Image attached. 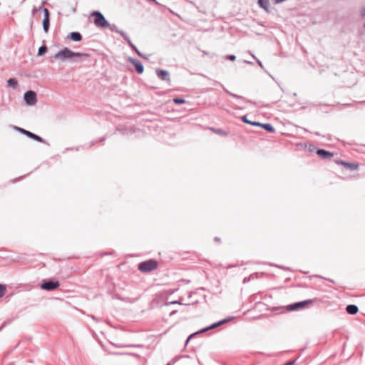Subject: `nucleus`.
Returning <instances> with one entry per match:
<instances>
[{"label": "nucleus", "mask_w": 365, "mask_h": 365, "mask_svg": "<svg viewBox=\"0 0 365 365\" xmlns=\"http://www.w3.org/2000/svg\"><path fill=\"white\" fill-rule=\"evenodd\" d=\"M89 56L87 53L74 52L68 48H63L62 50L57 52L53 58L56 60H61V61H66L71 60L72 62L81 61L83 58H87Z\"/></svg>", "instance_id": "nucleus-1"}, {"label": "nucleus", "mask_w": 365, "mask_h": 365, "mask_svg": "<svg viewBox=\"0 0 365 365\" xmlns=\"http://www.w3.org/2000/svg\"><path fill=\"white\" fill-rule=\"evenodd\" d=\"M91 16L93 17V24L96 27L106 29L109 26V22L101 11H93L91 13Z\"/></svg>", "instance_id": "nucleus-2"}, {"label": "nucleus", "mask_w": 365, "mask_h": 365, "mask_svg": "<svg viewBox=\"0 0 365 365\" xmlns=\"http://www.w3.org/2000/svg\"><path fill=\"white\" fill-rule=\"evenodd\" d=\"M230 321V319H222V320H220L217 322H215V323H213L212 324H211L210 326H208L207 327H205L197 331H195L192 334H191L187 339V340L185 341V343L184 344V348L188 344V343L190 342V341L193 339L195 336H196L197 335L200 334H202V333H204L207 331H209L210 329H212L214 328H216L218 326L220 325H222L223 324H225V322H227Z\"/></svg>", "instance_id": "nucleus-3"}, {"label": "nucleus", "mask_w": 365, "mask_h": 365, "mask_svg": "<svg viewBox=\"0 0 365 365\" xmlns=\"http://www.w3.org/2000/svg\"><path fill=\"white\" fill-rule=\"evenodd\" d=\"M158 262L155 259L143 261L138 264V269L144 273L153 271L158 267Z\"/></svg>", "instance_id": "nucleus-4"}, {"label": "nucleus", "mask_w": 365, "mask_h": 365, "mask_svg": "<svg viewBox=\"0 0 365 365\" xmlns=\"http://www.w3.org/2000/svg\"><path fill=\"white\" fill-rule=\"evenodd\" d=\"M313 299H307L298 302H295L291 304H289L287 307V310L289 312H293L298 310L299 309L304 308L306 305L312 304L313 302Z\"/></svg>", "instance_id": "nucleus-5"}, {"label": "nucleus", "mask_w": 365, "mask_h": 365, "mask_svg": "<svg viewBox=\"0 0 365 365\" xmlns=\"http://www.w3.org/2000/svg\"><path fill=\"white\" fill-rule=\"evenodd\" d=\"M24 99L28 106H34L36 102V93L34 91H28L24 95Z\"/></svg>", "instance_id": "nucleus-6"}, {"label": "nucleus", "mask_w": 365, "mask_h": 365, "mask_svg": "<svg viewBox=\"0 0 365 365\" xmlns=\"http://www.w3.org/2000/svg\"><path fill=\"white\" fill-rule=\"evenodd\" d=\"M60 286L58 281L44 280L41 284V288L46 291H53Z\"/></svg>", "instance_id": "nucleus-7"}, {"label": "nucleus", "mask_w": 365, "mask_h": 365, "mask_svg": "<svg viewBox=\"0 0 365 365\" xmlns=\"http://www.w3.org/2000/svg\"><path fill=\"white\" fill-rule=\"evenodd\" d=\"M128 61L130 62L135 66V71L138 74H141L143 73L144 66L140 61L132 57H130L128 58Z\"/></svg>", "instance_id": "nucleus-8"}, {"label": "nucleus", "mask_w": 365, "mask_h": 365, "mask_svg": "<svg viewBox=\"0 0 365 365\" xmlns=\"http://www.w3.org/2000/svg\"><path fill=\"white\" fill-rule=\"evenodd\" d=\"M316 153L322 159H330L334 156L333 153H331L324 149H317Z\"/></svg>", "instance_id": "nucleus-9"}, {"label": "nucleus", "mask_w": 365, "mask_h": 365, "mask_svg": "<svg viewBox=\"0 0 365 365\" xmlns=\"http://www.w3.org/2000/svg\"><path fill=\"white\" fill-rule=\"evenodd\" d=\"M336 163L344 165L345 168H346L347 169H349L350 170H355L359 167V165L357 163H349V162H345L343 160L337 161Z\"/></svg>", "instance_id": "nucleus-10"}, {"label": "nucleus", "mask_w": 365, "mask_h": 365, "mask_svg": "<svg viewBox=\"0 0 365 365\" xmlns=\"http://www.w3.org/2000/svg\"><path fill=\"white\" fill-rule=\"evenodd\" d=\"M156 74L158 77L163 81H169V73L166 70L156 69Z\"/></svg>", "instance_id": "nucleus-11"}, {"label": "nucleus", "mask_w": 365, "mask_h": 365, "mask_svg": "<svg viewBox=\"0 0 365 365\" xmlns=\"http://www.w3.org/2000/svg\"><path fill=\"white\" fill-rule=\"evenodd\" d=\"M68 38L73 41H80L82 40V35L78 31H73L69 34Z\"/></svg>", "instance_id": "nucleus-12"}, {"label": "nucleus", "mask_w": 365, "mask_h": 365, "mask_svg": "<svg viewBox=\"0 0 365 365\" xmlns=\"http://www.w3.org/2000/svg\"><path fill=\"white\" fill-rule=\"evenodd\" d=\"M257 4L259 7L262 8L267 13H269L270 4L268 0H258Z\"/></svg>", "instance_id": "nucleus-13"}, {"label": "nucleus", "mask_w": 365, "mask_h": 365, "mask_svg": "<svg viewBox=\"0 0 365 365\" xmlns=\"http://www.w3.org/2000/svg\"><path fill=\"white\" fill-rule=\"evenodd\" d=\"M346 311L348 314L354 315L359 312V308L355 304H349L346 307Z\"/></svg>", "instance_id": "nucleus-14"}, {"label": "nucleus", "mask_w": 365, "mask_h": 365, "mask_svg": "<svg viewBox=\"0 0 365 365\" xmlns=\"http://www.w3.org/2000/svg\"><path fill=\"white\" fill-rule=\"evenodd\" d=\"M258 127H261V128H264L266 131H267L269 133H274L275 132V128L270 123H259V125H258Z\"/></svg>", "instance_id": "nucleus-15"}, {"label": "nucleus", "mask_w": 365, "mask_h": 365, "mask_svg": "<svg viewBox=\"0 0 365 365\" xmlns=\"http://www.w3.org/2000/svg\"><path fill=\"white\" fill-rule=\"evenodd\" d=\"M29 138L34 140H36L37 142H39V143H47L46 142V140L44 139H43L41 136L34 133L31 132L30 136L29 137Z\"/></svg>", "instance_id": "nucleus-16"}, {"label": "nucleus", "mask_w": 365, "mask_h": 365, "mask_svg": "<svg viewBox=\"0 0 365 365\" xmlns=\"http://www.w3.org/2000/svg\"><path fill=\"white\" fill-rule=\"evenodd\" d=\"M42 25L43 31L47 33L50 27V18H43Z\"/></svg>", "instance_id": "nucleus-17"}, {"label": "nucleus", "mask_w": 365, "mask_h": 365, "mask_svg": "<svg viewBox=\"0 0 365 365\" xmlns=\"http://www.w3.org/2000/svg\"><path fill=\"white\" fill-rule=\"evenodd\" d=\"M222 88H223V90L227 93H228L229 95H230L231 96L237 98V99H241L242 101H246L249 103H252L250 101H247L246 100L243 96H239V95H237V94H235L233 93H231L230 91H229L227 89H226L223 86H222Z\"/></svg>", "instance_id": "nucleus-18"}, {"label": "nucleus", "mask_w": 365, "mask_h": 365, "mask_svg": "<svg viewBox=\"0 0 365 365\" xmlns=\"http://www.w3.org/2000/svg\"><path fill=\"white\" fill-rule=\"evenodd\" d=\"M241 119H242V122H244L245 123L249 124V125H252L254 126H258L259 125V122L250 120L249 119H247L246 115H243L241 118Z\"/></svg>", "instance_id": "nucleus-19"}, {"label": "nucleus", "mask_w": 365, "mask_h": 365, "mask_svg": "<svg viewBox=\"0 0 365 365\" xmlns=\"http://www.w3.org/2000/svg\"><path fill=\"white\" fill-rule=\"evenodd\" d=\"M7 85L11 88H16L18 86V81L15 78H11L7 81Z\"/></svg>", "instance_id": "nucleus-20"}, {"label": "nucleus", "mask_w": 365, "mask_h": 365, "mask_svg": "<svg viewBox=\"0 0 365 365\" xmlns=\"http://www.w3.org/2000/svg\"><path fill=\"white\" fill-rule=\"evenodd\" d=\"M120 35L123 38V39L127 42V43L130 46L133 45V42L131 41L130 38L128 37V36L123 31L120 32Z\"/></svg>", "instance_id": "nucleus-21"}, {"label": "nucleus", "mask_w": 365, "mask_h": 365, "mask_svg": "<svg viewBox=\"0 0 365 365\" xmlns=\"http://www.w3.org/2000/svg\"><path fill=\"white\" fill-rule=\"evenodd\" d=\"M106 29H109L110 31L112 32H116L120 34V31H123L122 30H119L115 24H110L109 23V26H107Z\"/></svg>", "instance_id": "nucleus-22"}, {"label": "nucleus", "mask_w": 365, "mask_h": 365, "mask_svg": "<svg viewBox=\"0 0 365 365\" xmlns=\"http://www.w3.org/2000/svg\"><path fill=\"white\" fill-rule=\"evenodd\" d=\"M48 51L47 46L45 45H43L38 48V56H43Z\"/></svg>", "instance_id": "nucleus-23"}, {"label": "nucleus", "mask_w": 365, "mask_h": 365, "mask_svg": "<svg viewBox=\"0 0 365 365\" xmlns=\"http://www.w3.org/2000/svg\"><path fill=\"white\" fill-rule=\"evenodd\" d=\"M39 9H42L43 11L44 18H50V12L47 8H45L41 5Z\"/></svg>", "instance_id": "nucleus-24"}, {"label": "nucleus", "mask_w": 365, "mask_h": 365, "mask_svg": "<svg viewBox=\"0 0 365 365\" xmlns=\"http://www.w3.org/2000/svg\"><path fill=\"white\" fill-rule=\"evenodd\" d=\"M6 291V287L5 284H0V298L2 297Z\"/></svg>", "instance_id": "nucleus-25"}, {"label": "nucleus", "mask_w": 365, "mask_h": 365, "mask_svg": "<svg viewBox=\"0 0 365 365\" xmlns=\"http://www.w3.org/2000/svg\"><path fill=\"white\" fill-rule=\"evenodd\" d=\"M130 47L138 54V56L143 57V53H142L134 44L131 45Z\"/></svg>", "instance_id": "nucleus-26"}, {"label": "nucleus", "mask_w": 365, "mask_h": 365, "mask_svg": "<svg viewBox=\"0 0 365 365\" xmlns=\"http://www.w3.org/2000/svg\"><path fill=\"white\" fill-rule=\"evenodd\" d=\"M14 129L23 135L24 134L26 130V129L17 126H14Z\"/></svg>", "instance_id": "nucleus-27"}, {"label": "nucleus", "mask_w": 365, "mask_h": 365, "mask_svg": "<svg viewBox=\"0 0 365 365\" xmlns=\"http://www.w3.org/2000/svg\"><path fill=\"white\" fill-rule=\"evenodd\" d=\"M198 302L197 299H194V300H189L187 303H184V305H190L194 304Z\"/></svg>", "instance_id": "nucleus-28"}, {"label": "nucleus", "mask_w": 365, "mask_h": 365, "mask_svg": "<svg viewBox=\"0 0 365 365\" xmlns=\"http://www.w3.org/2000/svg\"><path fill=\"white\" fill-rule=\"evenodd\" d=\"M251 55H252V58H255V59L257 61V63H258V65H259L262 68H264V66H263V64H262V61H259V59H257L255 55H253V54H251Z\"/></svg>", "instance_id": "nucleus-29"}, {"label": "nucleus", "mask_w": 365, "mask_h": 365, "mask_svg": "<svg viewBox=\"0 0 365 365\" xmlns=\"http://www.w3.org/2000/svg\"><path fill=\"white\" fill-rule=\"evenodd\" d=\"M215 133L219 135H227V133L225 132L224 130H222V129H216Z\"/></svg>", "instance_id": "nucleus-30"}, {"label": "nucleus", "mask_w": 365, "mask_h": 365, "mask_svg": "<svg viewBox=\"0 0 365 365\" xmlns=\"http://www.w3.org/2000/svg\"><path fill=\"white\" fill-rule=\"evenodd\" d=\"M173 101L178 104H182V98H176Z\"/></svg>", "instance_id": "nucleus-31"}, {"label": "nucleus", "mask_w": 365, "mask_h": 365, "mask_svg": "<svg viewBox=\"0 0 365 365\" xmlns=\"http://www.w3.org/2000/svg\"><path fill=\"white\" fill-rule=\"evenodd\" d=\"M227 58L230 61H235L236 59V56L235 55H228L227 56Z\"/></svg>", "instance_id": "nucleus-32"}, {"label": "nucleus", "mask_w": 365, "mask_h": 365, "mask_svg": "<svg viewBox=\"0 0 365 365\" xmlns=\"http://www.w3.org/2000/svg\"><path fill=\"white\" fill-rule=\"evenodd\" d=\"M252 276V275H251V276H250V277H245V278H244V279H243V283H244V284H245V283L248 282L250 280V279H251Z\"/></svg>", "instance_id": "nucleus-33"}, {"label": "nucleus", "mask_w": 365, "mask_h": 365, "mask_svg": "<svg viewBox=\"0 0 365 365\" xmlns=\"http://www.w3.org/2000/svg\"><path fill=\"white\" fill-rule=\"evenodd\" d=\"M179 358H174L170 362L167 364L166 365H172L173 363H175Z\"/></svg>", "instance_id": "nucleus-34"}, {"label": "nucleus", "mask_w": 365, "mask_h": 365, "mask_svg": "<svg viewBox=\"0 0 365 365\" xmlns=\"http://www.w3.org/2000/svg\"><path fill=\"white\" fill-rule=\"evenodd\" d=\"M361 16L364 17L365 16V7L362 8L361 10Z\"/></svg>", "instance_id": "nucleus-35"}, {"label": "nucleus", "mask_w": 365, "mask_h": 365, "mask_svg": "<svg viewBox=\"0 0 365 365\" xmlns=\"http://www.w3.org/2000/svg\"><path fill=\"white\" fill-rule=\"evenodd\" d=\"M31 133V131L26 130L24 135H25L26 136H27L29 138L30 136Z\"/></svg>", "instance_id": "nucleus-36"}, {"label": "nucleus", "mask_w": 365, "mask_h": 365, "mask_svg": "<svg viewBox=\"0 0 365 365\" xmlns=\"http://www.w3.org/2000/svg\"><path fill=\"white\" fill-rule=\"evenodd\" d=\"M169 304H182V303L180 302V299H179L178 301L170 302Z\"/></svg>", "instance_id": "nucleus-37"}, {"label": "nucleus", "mask_w": 365, "mask_h": 365, "mask_svg": "<svg viewBox=\"0 0 365 365\" xmlns=\"http://www.w3.org/2000/svg\"><path fill=\"white\" fill-rule=\"evenodd\" d=\"M188 294V298L190 299L192 297V295H195V292H193L192 294L191 292H189Z\"/></svg>", "instance_id": "nucleus-38"}, {"label": "nucleus", "mask_w": 365, "mask_h": 365, "mask_svg": "<svg viewBox=\"0 0 365 365\" xmlns=\"http://www.w3.org/2000/svg\"><path fill=\"white\" fill-rule=\"evenodd\" d=\"M76 11V6L72 7V12L75 13Z\"/></svg>", "instance_id": "nucleus-39"}, {"label": "nucleus", "mask_w": 365, "mask_h": 365, "mask_svg": "<svg viewBox=\"0 0 365 365\" xmlns=\"http://www.w3.org/2000/svg\"><path fill=\"white\" fill-rule=\"evenodd\" d=\"M244 63H245L247 64H252L253 63L252 62L247 61V60L244 61Z\"/></svg>", "instance_id": "nucleus-40"}, {"label": "nucleus", "mask_w": 365, "mask_h": 365, "mask_svg": "<svg viewBox=\"0 0 365 365\" xmlns=\"http://www.w3.org/2000/svg\"><path fill=\"white\" fill-rule=\"evenodd\" d=\"M215 241H217V242H220V239L218 237H215L214 238Z\"/></svg>", "instance_id": "nucleus-41"}, {"label": "nucleus", "mask_w": 365, "mask_h": 365, "mask_svg": "<svg viewBox=\"0 0 365 365\" xmlns=\"http://www.w3.org/2000/svg\"><path fill=\"white\" fill-rule=\"evenodd\" d=\"M235 266L234 265H232V264H229L227 268L229 269V268H232V267H234Z\"/></svg>", "instance_id": "nucleus-42"}, {"label": "nucleus", "mask_w": 365, "mask_h": 365, "mask_svg": "<svg viewBox=\"0 0 365 365\" xmlns=\"http://www.w3.org/2000/svg\"><path fill=\"white\" fill-rule=\"evenodd\" d=\"M105 139H106L105 137H103V138L99 139V141H103Z\"/></svg>", "instance_id": "nucleus-43"}, {"label": "nucleus", "mask_w": 365, "mask_h": 365, "mask_svg": "<svg viewBox=\"0 0 365 365\" xmlns=\"http://www.w3.org/2000/svg\"><path fill=\"white\" fill-rule=\"evenodd\" d=\"M300 129L303 130L304 131L307 132V130L306 128H299Z\"/></svg>", "instance_id": "nucleus-44"}, {"label": "nucleus", "mask_w": 365, "mask_h": 365, "mask_svg": "<svg viewBox=\"0 0 365 365\" xmlns=\"http://www.w3.org/2000/svg\"><path fill=\"white\" fill-rule=\"evenodd\" d=\"M143 58L148 59V57L143 54Z\"/></svg>", "instance_id": "nucleus-45"}, {"label": "nucleus", "mask_w": 365, "mask_h": 365, "mask_svg": "<svg viewBox=\"0 0 365 365\" xmlns=\"http://www.w3.org/2000/svg\"><path fill=\"white\" fill-rule=\"evenodd\" d=\"M183 282H184V283H185V282L189 283V282H190V280H185V279H183Z\"/></svg>", "instance_id": "nucleus-46"}, {"label": "nucleus", "mask_w": 365, "mask_h": 365, "mask_svg": "<svg viewBox=\"0 0 365 365\" xmlns=\"http://www.w3.org/2000/svg\"><path fill=\"white\" fill-rule=\"evenodd\" d=\"M96 142H92L91 145H93Z\"/></svg>", "instance_id": "nucleus-47"}, {"label": "nucleus", "mask_w": 365, "mask_h": 365, "mask_svg": "<svg viewBox=\"0 0 365 365\" xmlns=\"http://www.w3.org/2000/svg\"><path fill=\"white\" fill-rule=\"evenodd\" d=\"M315 135H319V133H315Z\"/></svg>", "instance_id": "nucleus-48"}, {"label": "nucleus", "mask_w": 365, "mask_h": 365, "mask_svg": "<svg viewBox=\"0 0 365 365\" xmlns=\"http://www.w3.org/2000/svg\"><path fill=\"white\" fill-rule=\"evenodd\" d=\"M364 29H365V23L364 24Z\"/></svg>", "instance_id": "nucleus-49"}, {"label": "nucleus", "mask_w": 365, "mask_h": 365, "mask_svg": "<svg viewBox=\"0 0 365 365\" xmlns=\"http://www.w3.org/2000/svg\"><path fill=\"white\" fill-rule=\"evenodd\" d=\"M362 103H365V101H363Z\"/></svg>", "instance_id": "nucleus-50"}]
</instances>
